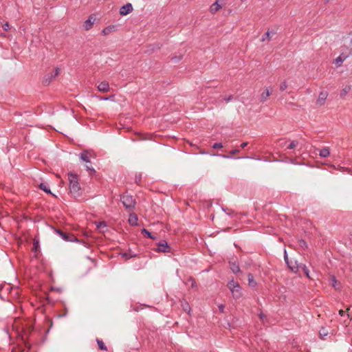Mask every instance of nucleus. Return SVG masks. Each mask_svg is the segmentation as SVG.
Here are the masks:
<instances>
[{
    "label": "nucleus",
    "instance_id": "obj_7",
    "mask_svg": "<svg viewBox=\"0 0 352 352\" xmlns=\"http://www.w3.org/2000/svg\"><path fill=\"white\" fill-rule=\"evenodd\" d=\"M170 247L166 241H162L157 244V248H153V250L159 252H170Z\"/></svg>",
    "mask_w": 352,
    "mask_h": 352
},
{
    "label": "nucleus",
    "instance_id": "obj_12",
    "mask_svg": "<svg viewBox=\"0 0 352 352\" xmlns=\"http://www.w3.org/2000/svg\"><path fill=\"white\" fill-rule=\"evenodd\" d=\"M98 91L106 93L108 92L109 90V82L107 81H102L98 85Z\"/></svg>",
    "mask_w": 352,
    "mask_h": 352
},
{
    "label": "nucleus",
    "instance_id": "obj_43",
    "mask_svg": "<svg viewBox=\"0 0 352 352\" xmlns=\"http://www.w3.org/2000/svg\"><path fill=\"white\" fill-rule=\"evenodd\" d=\"M51 291H56L58 293H60L62 292V289L61 288H58V287H51Z\"/></svg>",
    "mask_w": 352,
    "mask_h": 352
},
{
    "label": "nucleus",
    "instance_id": "obj_9",
    "mask_svg": "<svg viewBox=\"0 0 352 352\" xmlns=\"http://www.w3.org/2000/svg\"><path fill=\"white\" fill-rule=\"evenodd\" d=\"M95 21L96 18L94 16V14H91L84 23L83 26L85 30H89L92 28Z\"/></svg>",
    "mask_w": 352,
    "mask_h": 352
},
{
    "label": "nucleus",
    "instance_id": "obj_46",
    "mask_svg": "<svg viewBox=\"0 0 352 352\" xmlns=\"http://www.w3.org/2000/svg\"><path fill=\"white\" fill-rule=\"evenodd\" d=\"M46 320L48 322H50V328H51L53 325L52 320L50 319V318H47Z\"/></svg>",
    "mask_w": 352,
    "mask_h": 352
},
{
    "label": "nucleus",
    "instance_id": "obj_24",
    "mask_svg": "<svg viewBox=\"0 0 352 352\" xmlns=\"http://www.w3.org/2000/svg\"><path fill=\"white\" fill-rule=\"evenodd\" d=\"M89 152L87 151H83L80 153V158L87 163H90V160L88 156Z\"/></svg>",
    "mask_w": 352,
    "mask_h": 352
},
{
    "label": "nucleus",
    "instance_id": "obj_57",
    "mask_svg": "<svg viewBox=\"0 0 352 352\" xmlns=\"http://www.w3.org/2000/svg\"><path fill=\"white\" fill-rule=\"evenodd\" d=\"M221 156H222L223 157H224V158H227V157H229L228 156H227V155H221Z\"/></svg>",
    "mask_w": 352,
    "mask_h": 352
},
{
    "label": "nucleus",
    "instance_id": "obj_5",
    "mask_svg": "<svg viewBox=\"0 0 352 352\" xmlns=\"http://www.w3.org/2000/svg\"><path fill=\"white\" fill-rule=\"evenodd\" d=\"M60 73V69L58 67L55 68L52 72L45 75L43 79V84L45 86H47L50 84L52 80L55 78Z\"/></svg>",
    "mask_w": 352,
    "mask_h": 352
},
{
    "label": "nucleus",
    "instance_id": "obj_27",
    "mask_svg": "<svg viewBox=\"0 0 352 352\" xmlns=\"http://www.w3.org/2000/svg\"><path fill=\"white\" fill-rule=\"evenodd\" d=\"M121 256H122V258H124L126 260H129V259H130L131 258H134V257L138 256V254H133L130 251L129 252L121 253Z\"/></svg>",
    "mask_w": 352,
    "mask_h": 352
},
{
    "label": "nucleus",
    "instance_id": "obj_19",
    "mask_svg": "<svg viewBox=\"0 0 352 352\" xmlns=\"http://www.w3.org/2000/svg\"><path fill=\"white\" fill-rule=\"evenodd\" d=\"M221 6L219 3L218 1H216L214 3H212L210 8V12L212 14H215L217 11L220 10Z\"/></svg>",
    "mask_w": 352,
    "mask_h": 352
},
{
    "label": "nucleus",
    "instance_id": "obj_32",
    "mask_svg": "<svg viewBox=\"0 0 352 352\" xmlns=\"http://www.w3.org/2000/svg\"><path fill=\"white\" fill-rule=\"evenodd\" d=\"M188 281L191 283V285L190 286H191L192 288H193V289H197V285L196 281H195V280L193 278L189 277V278L188 279Z\"/></svg>",
    "mask_w": 352,
    "mask_h": 352
},
{
    "label": "nucleus",
    "instance_id": "obj_8",
    "mask_svg": "<svg viewBox=\"0 0 352 352\" xmlns=\"http://www.w3.org/2000/svg\"><path fill=\"white\" fill-rule=\"evenodd\" d=\"M133 8L132 4L130 3H127L126 4L122 6L120 8V14L121 16H126L131 13L133 11Z\"/></svg>",
    "mask_w": 352,
    "mask_h": 352
},
{
    "label": "nucleus",
    "instance_id": "obj_28",
    "mask_svg": "<svg viewBox=\"0 0 352 352\" xmlns=\"http://www.w3.org/2000/svg\"><path fill=\"white\" fill-rule=\"evenodd\" d=\"M96 342L98 346V348L102 351H107V348L105 346L104 343L102 340H100L98 338L96 339Z\"/></svg>",
    "mask_w": 352,
    "mask_h": 352
},
{
    "label": "nucleus",
    "instance_id": "obj_36",
    "mask_svg": "<svg viewBox=\"0 0 352 352\" xmlns=\"http://www.w3.org/2000/svg\"><path fill=\"white\" fill-rule=\"evenodd\" d=\"M161 46L162 45L160 43H155L151 45V47H152L151 50L153 52L155 50H160L161 48Z\"/></svg>",
    "mask_w": 352,
    "mask_h": 352
},
{
    "label": "nucleus",
    "instance_id": "obj_25",
    "mask_svg": "<svg viewBox=\"0 0 352 352\" xmlns=\"http://www.w3.org/2000/svg\"><path fill=\"white\" fill-rule=\"evenodd\" d=\"M248 285L251 287H254L256 286L257 283L254 280V276L252 275V274L251 273H249L248 274Z\"/></svg>",
    "mask_w": 352,
    "mask_h": 352
},
{
    "label": "nucleus",
    "instance_id": "obj_11",
    "mask_svg": "<svg viewBox=\"0 0 352 352\" xmlns=\"http://www.w3.org/2000/svg\"><path fill=\"white\" fill-rule=\"evenodd\" d=\"M348 57L347 55H345L344 54H341L338 57H337L334 61L333 63L335 64L336 67H339L342 65L344 60Z\"/></svg>",
    "mask_w": 352,
    "mask_h": 352
},
{
    "label": "nucleus",
    "instance_id": "obj_58",
    "mask_svg": "<svg viewBox=\"0 0 352 352\" xmlns=\"http://www.w3.org/2000/svg\"><path fill=\"white\" fill-rule=\"evenodd\" d=\"M28 343H25V345L26 346V347H28L29 349L30 348V346H28Z\"/></svg>",
    "mask_w": 352,
    "mask_h": 352
},
{
    "label": "nucleus",
    "instance_id": "obj_30",
    "mask_svg": "<svg viewBox=\"0 0 352 352\" xmlns=\"http://www.w3.org/2000/svg\"><path fill=\"white\" fill-rule=\"evenodd\" d=\"M183 58L182 54L175 55L171 58V60L173 63H178Z\"/></svg>",
    "mask_w": 352,
    "mask_h": 352
},
{
    "label": "nucleus",
    "instance_id": "obj_59",
    "mask_svg": "<svg viewBox=\"0 0 352 352\" xmlns=\"http://www.w3.org/2000/svg\"><path fill=\"white\" fill-rule=\"evenodd\" d=\"M200 153H201V154H205V153H206V152H200Z\"/></svg>",
    "mask_w": 352,
    "mask_h": 352
},
{
    "label": "nucleus",
    "instance_id": "obj_40",
    "mask_svg": "<svg viewBox=\"0 0 352 352\" xmlns=\"http://www.w3.org/2000/svg\"><path fill=\"white\" fill-rule=\"evenodd\" d=\"M284 259H285V261L287 263L288 267L289 268V266H290L289 261L287 254V252L285 250V252H284Z\"/></svg>",
    "mask_w": 352,
    "mask_h": 352
},
{
    "label": "nucleus",
    "instance_id": "obj_15",
    "mask_svg": "<svg viewBox=\"0 0 352 352\" xmlns=\"http://www.w3.org/2000/svg\"><path fill=\"white\" fill-rule=\"evenodd\" d=\"M116 30H117L116 25H109V26L104 28L102 30V33L103 35H108L110 33L115 32Z\"/></svg>",
    "mask_w": 352,
    "mask_h": 352
},
{
    "label": "nucleus",
    "instance_id": "obj_23",
    "mask_svg": "<svg viewBox=\"0 0 352 352\" xmlns=\"http://www.w3.org/2000/svg\"><path fill=\"white\" fill-rule=\"evenodd\" d=\"M330 151L328 147H324L319 151V155L321 157H327L329 155Z\"/></svg>",
    "mask_w": 352,
    "mask_h": 352
},
{
    "label": "nucleus",
    "instance_id": "obj_52",
    "mask_svg": "<svg viewBox=\"0 0 352 352\" xmlns=\"http://www.w3.org/2000/svg\"><path fill=\"white\" fill-rule=\"evenodd\" d=\"M344 314H345V311H343L342 309H340V310L339 311V314H340L341 316H343L344 315Z\"/></svg>",
    "mask_w": 352,
    "mask_h": 352
},
{
    "label": "nucleus",
    "instance_id": "obj_50",
    "mask_svg": "<svg viewBox=\"0 0 352 352\" xmlns=\"http://www.w3.org/2000/svg\"><path fill=\"white\" fill-rule=\"evenodd\" d=\"M248 144V142H243L241 144V147L242 148H244L245 147H246Z\"/></svg>",
    "mask_w": 352,
    "mask_h": 352
},
{
    "label": "nucleus",
    "instance_id": "obj_1",
    "mask_svg": "<svg viewBox=\"0 0 352 352\" xmlns=\"http://www.w3.org/2000/svg\"><path fill=\"white\" fill-rule=\"evenodd\" d=\"M68 179L69 182V190L74 198H78L82 196V191L80 184L78 183V175L73 173H68Z\"/></svg>",
    "mask_w": 352,
    "mask_h": 352
},
{
    "label": "nucleus",
    "instance_id": "obj_10",
    "mask_svg": "<svg viewBox=\"0 0 352 352\" xmlns=\"http://www.w3.org/2000/svg\"><path fill=\"white\" fill-rule=\"evenodd\" d=\"M329 281L331 282V286L336 290H340L341 288V283L339 282L334 275H331L329 277Z\"/></svg>",
    "mask_w": 352,
    "mask_h": 352
},
{
    "label": "nucleus",
    "instance_id": "obj_34",
    "mask_svg": "<svg viewBox=\"0 0 352 352\" xmlns=\"http://www.w3.org/2000/svg\"><path fill=\"white\" fill-rule=\"evenodd\" d=\"M141 181H142V174L141 173L136 174L135 177V182L139 185V184H140Z\"/></svg>",
    "mask_w": 352,
    "mask_h": 352
},
{
    "label": "nucleus",
    "instance_id": "obj_21",
    "mask_svg": "<svg viewBox=\"0 0 352 352\" xmlns=\"http://www.w3.org/2000/svg\"><path fill=\"white\" fill-rule=\"evenodd\" d=\"M142 234L144 235V237L151 239H156L157 237L155 236L151 232H150L147 229L143 228L141 231Z\"/></svg>",
    "mask_w": 352,
    "mask_h": 352
},
{
    "label": "nucleus",
    "instance_id": "obj_37",
    "mask_svg": "<svg viewBox=\"0 0 352 352\" xmlns=\"http://www.w3.org/2000/svg\"><path fill=\"white\" fill-rule=\"evenodd\" d=\"M100 100H114V95H111L109 97H103V96H97Z\"/></svg>",
    "mask_w": 352,
    "mask_h": 352
},
{
    "label": "nucleus",
    "instance_id": "obj_22",
    "mask_svg": "<svg viewBox=\"0 0 352 352\" xmlns=\"http://www.w3.org/2000/svg\"><path fill=\"white\" fill-rule=\"evenodd\" d=\"M96 223V228L100 232H104V228H106L107 227V222L104 221H99Z\"/></svg>",
    "mask_w": 352,
    "mask_h": 352
},
{
    "label": "nucleus",
    "instance_id": "obj_42",
    "mask_svg": "<svg viewBox=\"0 0 352 352\" xmlns=\"http://www.w3.org/2000/svg\"><path fill=\"white\" fill-rule=\"evenodd\" d=\"M233 98V96L232 95L229 96H225L223 98V100L226 101V102H229L230 101H231Z\"/></svg>",
    "mask_w": 352,
    "mask_h": 352
},
{
    "label": "nucleus",
    "instance_id": "obj_44",
    "mask_svg": "<svg viewBox=\"0 0 352 352\" xmlns=\"http://www.w3.org/2000/svg\"><path fill=\"white\" fill-rule=\"evenodd\" d=\"M183 308H184V310L185 311H186L188 309L189 311L190 310V306H189V305H188V302H186V303H185V305H183Z\"/></svg>",
    "mask_w": 352,
    "mask_h": 352
},
{
    "label": "nucleus",
    "instance_id": "obj_26",
    "mask_svg": "<svg viewBox=\"0 0 352 352\" xmlns=\"http://www.w3.org/2000/svg\"><path fill=\"white\" fill-rule=\"evenodd\" d=\"M40 249V245H39V240L35 237L33 239V247H32V252L34 253H36Z\"/></svg>",
    "mask_w": 352,
    "mask_h": 352
},
{
    "label": "nucleus",
    "instance_id": "obj_31",
    "mask_svg": "<svg viewBox=\"0 0 352 352\" xmlns=\"http://www.w3.org/2000/svg\"><path fill=\"white\" fill-rule=\"evenodd\" d=\"M270 34H274L275 32H270V31L266 32L264 34V35L263 36V37L261 38V41L263 42L265 40H270Z\"/></svg>",
    "mask_w": 352,
    "mask_h": 352
},
{
    "label": "nucleus",
    "instance_id": "obj_29",
    "mask_svg": "<svg viewBox=\"0 0 352 352\" xmlns=\"http://www.w3.org/2000/svg\"><path fill=\"white\" fill-rule=\"evenodd\" d=\"M351 90V87L350 86H346L344 88H343L341 91H340V96L341 97H344V96H346Z\"/></svg>",
    "mask_w": 352,
    "mask_h": 352
},
{
    "label": "nucleus",
    "instance_id": "obj_55",
    "mask_svg": "<svg viewBox=\"0 0 352 352\" xmlns=\"http://www.w3.org/2000/svg\"><path fill=\"white\" fill-rule=\"evenodd\" d=\"M47 303H51V300L50 299L49 297L47 298Z\"/></svg>",
    "mask_w": 352,
    "mask_h": 352
},
{
    "label": "nucleus",
    "instance_id": "obj_48",
    "mask_svg": "<svg viewBox=\"0 0 352 352\" xmlns=\"http://www.w3.org/2000/svg\"><path fill=\"white\" fill-rule=\"evenodd\" d=\"M287 159V161L292 163V164H296L295 162V160L294 159H290V158H288V157H286Z\"/></svg>",
    "mask_w": 352,
    "mask_h": 352
},
{
    "label": "nucleus",
    "instance_id": "obj_17",
    "mask_svg": "<svg viewBox=\"0 0 352 352\" xmlns=\"http://www.w3.org/2000/svg\"><path fill=\"white\" fill-rule=\"evenodd\" d=\"M38 188L45 192L47 194L51 195L54 197H56L54 194H53L49 188L48 185L45 183H41L38 186Z\"/></svg>",
    "mask_w": 352,
    "mask_h": 352
},
{
    "label": "nucleus",
    "instance_id": "obj_56",
    "mask_svg": "<svg viewBox=\"0 0 352 352\" xmlns=\"http://www.w3.org/2000/svg\"><path fill=\"white\" fill-rule=\"evenodd\" d=\"M264 316H265L264 314L262 313L259 315L260 318H263V317H264Z\"/></svg>",
    "mask_w": 352,
    "mask_h": 352
},
{
    "label": "nucleus",
    "instance_id": "obj_4",
    "mask_svg": "<svg viewBox=\"0 0 352 352\" xmlns=\"http://www.w3.org/2000/svg\"><path fill=\"white\" fill-rule=\"evenodd\" d=\"M120 201L126 210H131L135 208L136 205L135 199L131 195H122L120 197Z\"/></svg>",
    "mask_w": 352,
    "mask_h": 352
},
{
    "label": "nucleus",
    "instance_id": "obj_6",
    "mask_svg": "<svg viewBox=\"0 0 352 352\" xmlns=\"http://www.w3.org/2000/svg\"><path fill=\"white\" fill-rule=\"evenodd\" d=\"M289 269L295 273L297 272L298 270H301L307 278L313 279V278L309 275V270L308 267L303 263H299V265H297L296 266H289Z\"/></svg>",
    "mask_w": 352,
    "mask_h": 352
},
{
    "label": "nucleus",
    "instance_id": "obj_47",
    "mask_svg": "<svg viewBox=\"0 0 352 352\" xmlns=\"http://www.w3.org/2000/svg\"><path fill=\"white\" fill-rule=\"evenodd\" d=\"M224 308H225V306L223 305H219V309L221 312L224 311Z\"/></svg>",
    "mask_w": 352,
    "mask_h": 352
},
{
    "label": "nucleus",
    "instance_id": "obj_35",
    "mask_svg": "<svg viewBox=\"0 0 352 352\" xmlns=\"http://www.w3.org/2000/svg\"><path fill=\"white\" fill-rule=\"evenodd\" d=\"M299 245L303 248V249H306L307 248V242L304 240V239H300L299 241Z\"/></svg>",
    "mask_w": 352,
    "mask_h": 352
},
{
    "label": "nucleus",
    "instance_id": "obj_2",
    "mask_svg": "<svg viewBox=\"0 0 352 352\" xmlns=\"http://www.w3.org/2000/svg\"><path fill=\"white\" fill-rule=\"evenodd\" d=\"M54 232L58 234L65 241L67 242H76L82 243L85 246H87L88 243L83 240L78 239L74 234L64 232L59 228H54Z\"/></svg>",
    "mask_w": 352,
    "mask_h": 352
},
{
    "label": "nucleus",
    "instance_id": "obj_39",
    "mask_svg": "<svg viewBox=\"0 0 352 352\" xmlns=\"http://www.w3.org/2000/svg\"><path fill=\"white\" fill-rule=\"evenodd\" d=\"M223 147L222 143L217 142L212 145V148L214 149L221 148Z\"/></svg>",
    "mask_w": 352,
    "mask_h": 352
},
{
    "label": "nucleus",
    "instance_id": "obj_20",
    "mask_svg": "<svg viewBox=\"0 0 352 352\" xmlns=\"http://www.w3.org/2000/svg\"><path fill=\"white\" fill-rule=\"evenodd\" d=\"M329 334V329L324 327H322L319 331V336L321 339L324 340L325 337Z\"/></svg>",
    "mask_w": 352,
    "mask_h": 352
},
{
    "label": "nucleus",
    "instance_id": "obj_13",
    "mask_svg": "<svg viewBox=\"0 0 352 352\" xmlns=\"http://www.w3.org/2000/svg\"><path fill=\"white\" fill-rule=\"evenodd\" d=\"M328 96L327 92L326 91H321L318 96V98L316 101V104L318 105H322L324 104V102L327 99V97Z\"/></svg>",
    "mask_w": 352,
    "mask_h": 352
},
{
    "label": "nucleus",
    "instance_id": "obj_53",
    "mask_svg": "<svg viewBox=\"0 0 352 352\" xmlns=\"http://www.w3.org/2000/svg\"><path fill=\"white\" fill-rule=\"evenodd\" d=\"M289 265H290V266H296V265H298V264L297 263V262H296V261H295V262H294V264H293V263H292V262H289Z\"/></svg>",
    "mask_w": 352,
    "mask_h": 352
},
{
    "label": "nucleus",
    "instance_id": "obj_54",
    "mask_svg": "<svg viewBox=\"0 0 352 352\" xmlns=\"http://www.w3.org/2000/svg\"><path fill=\"white\" fill-rule=\"evenodd\" d=\"M86 168L87 170L90 171L92 168L89 167V166H86Z\"/></svg>",
    "mask_w": 352,
    "mask_h": 352
},
{
    "label": "nucleus",
    "instance_id": "obj_14",
    "mask_svg": "<svg viewBox=\"0 0 352 352\" xmlns=\"http://www.w3.org/2000/svg\"><path fill=\"white\" fill-rule=\"evenodd\" d=\"M229 265H230V270H232V272L234 274H236L238 273H241L240 267H239V264L236 262H235V261L234 262L230 261L229 262Z\"/></svg>",
    "mask_w": 352,
    "mask_h": 352
},
{
    "label": "nucleus",
    "instance_id": "obj_41",
    "mask_svg": "<svg viewBox=\"0 0 352 352\" xmlns=\"http://www.w3.org/2000/svg\"><path fill=\"white\" fill-rule=\"evenodd\" d=\"M2 28L5 31H8L10 30V24L8 22H6L4 24L2 25Z\"/></svg>",
    "mask_w": 352,
    "mask_h": 352
},
{
    "label": "nucleus",
    "instance_id": "obj_51",
    "mask_svg": "<svg viewBox=\"0 0 352 352\" xmlns=\"http://www.w3.org/2000/svg\"><path fill=\"white\" fill-rule=\"evenodd\" d=\"M95 173H96V170H95V169H94V168H91V170L89 171V175H90L91 176H92V175H93L94 174H95Z\"/></svg>",
    "mask_w": 352,
    "mask_h": 352
},
{
    "label": "nucleus",
    "instance_id": "obj_45",
    "mask_svg": "<svg viewBox=\"0 0 352 352\" xmlns=\"http://www.w3.org/2000/svg\"><path fill=\"white\" fill-rule=\"evenodd\" d=\"M239 152V149H233L230 152V155H234V154H236Z\"/></svg>",
    "mask_w": 352,
    "mask_h": 352
},
{
    "label": "nucleus",
    "instance_id": "obj_16",
    "mask_svg": "<svg viewBox=\"0 0 352 352\" xmlns=\"http://www.w3.org/2000/svg\"><path fill=\"white\" fill-rule=\"evenodd\" d=\"M271 92L268 88H266L261 94L259 100L261 102H265L267 98L270 96Z\"/></svg>",
    "mask_w": 352,
    "mask_h": 352
},
{
    "label": "nucleus",
    "instance_id": "obj_18",
    "mask_svg": "<svg viewBox=\"0 0 352 352\" xmlns=\"http://www.w3.org/2000/svg\"><path fill=\"white\" fill-rule=\"evenodd\" d=\"M138 216L136 214H135V213L130 214L129 218V223L131 226H136L138 224Z\"/></svg>",
    "mask_w": 352,
    "mask_h": 352
},
{
    "label": "nucleus",
    "instance_id": "obj_33",
    "mask_svg": "<svg viewBox=\"0 0 352 352\" xmlns=\"http://www.w3.org/2000/svg\"><path fill=\"white\" fill-rule=\"evenodd\" d=\"M298 142L296 140H293L291 142V143L289 144V146H287V148L288 149H294L296 147V146L298 145Z\"/></svg>",
    "mask_w": 352,
    "mask_h": 352
},
{
    "label": "nucleus",
    "instance_id": "obj_49",
    "mask_svg": "<svg viewBox=\"0 0 352 352\" xmlns=\"http://www.w3.org/2000/svg\"><path fill=\"white\" fill-rule=\"evenodd\" d=\"M349 35L350 40H351L350 47H351V49L352 50V32H351Z\"/></svg>",
    "mask_w": 352,
    "mask_h": 352
},
{
    "label": "nucleus",
    "instance_id": "obj_3",
    "mask_svg": "<svg viewBox=\"0 0 352 352\" xmlns=\"http://www.w3.org/2000/svg\"><path fill=\"white\" fill-rule=\"evenodd\" d=\"M227 287L230 289L235 300L239 299L242 296L241 287L239 283L232 279L228 283Z\"/></svg>",
    "mask_w": 352,
    "mask_h": 352
},
{
    "label": "nucleus",
    "instance_id": "obj_38",
    "mask_svg": "<svg viewBox=\"0 0 352 352\" xmlns=\"http://www.w3.org/2000/svg\"><path fill=\"white\" fill-rule=\"evenodd\" d=\"M287 88V84L286 82V81H284L283 82L281 83L280 86V90L281 91H285L286 89Z\"/></svg>",
    "mask_w": 352,
    "mask_h": 352
}]
</instances>
